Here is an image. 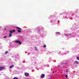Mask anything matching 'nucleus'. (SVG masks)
Here are the masks:
<instances>
[{
    "instance_id": "1",
    "label": "nucleus",
    "mask_w": 79,
    "mask_h": 79,
    "mask_svg": "<svg viewBox=\"0 0 79 79\" xmlns=\"http://www.w3.org/2000/svg\"><path fill=\"white\" fill-rule=\"evenodd\" d=\"M16 43H18L20 45H21V44H22V42H21L19 41V40H17L15 42Z\"/></svg>"
},
{
    "instance_id": "2",
    "label": "nucleus",
    "mask_w": 79,
    "mask_h": 79,
    "mask_svg": "<svg viewBox=\"0 0 79 79\" xmlns=\"http://www.w3.org/2000/svg\"><path fill=\"white\" fill-rule=\"evenodd\" d=\"M25 76H26V77H27L28 76H29V73H25Z\"/></svg>"
},
{
    "instance_id": "3",
    "label": "nucleus",
    "mask_w": 79,
    "mask_h": 79,
    "mask_svg": "<svg viewBox=\"0 0 79 79\" xmlns=\"http://www.w3.org/2000/svg\"><path fill=\"white\" fill-rule=\"evenodd\" d=\"M5 68V67H0V71H2V70H3V69Z\"/></svg>"
},
{
    "instance_id": "4",
    "label": "nucleus",
    "mask_w": 79,
    "mask_h": 79,
    "mask_svg": "<svg viewBox=\"0 0 79 79\" xmlns=\"http://www.w3.org/2000/svg\"><path fill=\"white\" fill-rule=\"evenodd\" d=\"M44 76H45V75L44 74H43L41 75V77L42 78H44Z\"/></svg>"
},
{
    "instance_id": "5",
    "label": "nucleus",
    "mask_w": 79,
    "mask_h": 79,
    "mask_svg": "<svg viewBox=\"0 0 79 79\" xmlns=\"http://www.w3.org/2000/svg\"><path fill=\"white\" fill-rule=\"evenodd\" d=\"M12 34L11 33H10L9 34V37H11V36L12 35Z\"/></svg>"
},
{
    "instance_id": "6",
    "label": "nucleus",
    "mask_w": 79,
    "mask_h": 79,
    "mask_svg": "<svg viewBox=\"0 0 79 79\" xmlns=\"http://www.w3.org/2000/svg\"><path fill=\"white\" fill-rule=\"evenodd\" d=\"M14 66V65H12L10 66L9 68H13Z\"/></svg>"
},
{
    "instance_id": "7",
    "label": "nucleus",
    "mask_w": 79,
    "mask_h": 79,
    "mask_svg": "<svg viewBox=\"0 0 79 79\" xmlns=\"http://www.w3.org/2000/svg\"><path fill=\"white\" fill-rule=\"evenodd\" d=\"M17 31H18V32H19V33H20V32H21V31L19 30H17Z\"/></svg>"
},
{
    "instance_id": "8",
    "label": "nucleus",
    "mask_w": 79,
    "mask_h": 79,
    "mask_svg": "<svg viewBox=\"0 0 79 79\" xmlns=\"http://www.w3.org/2000/svg\"><path fill=\"white\" fill-rule=\"evenodd\" d=\"M17 29H19V30H22L20 28H19V27H17Z\"/></svg>"
},
{
    "instance_id": "9",
    "label": "nucleus",
    "mask_w": 79,
    "mask_h": 79,
    "mask_svg": "<svg viewBox=\"0 0 79 79\" xmlns=\"http://www.w3.org/2000/svg\"><path fill=\"white\" fill-rule=\"evenodd\" d=\"M56 34H60V32H56Z\"/></svg>"
},
{
    "instance_id": "10",
    "label": "nucleus",
    "mask_w": 79,
    "mask_h": 79,
    "mask_svg": "<svg viewBox=\"0 0 79 79\" xmlns=\"http://www.w3.org/2000/svg\"><path fill=\"white\" fill-rule=\"evenodd\" d=\"M77 60H79V57H77Z\"/></svg>"
},
{
    "instance_id": "11",
    "label": "nucleus",
    "mask_w": 79,
    "mask_h": 79,
    "mask_svg": "<svg viewBox=\"0 0 79 79\" xmlns=\"http://www.w3.org/2000/svg\"><path fill=\"white\" fill-rule=\"evenodd\" d=\"M12 32H15V31H16V30H12Z\"/></svg>"
},
{
    "instance_id": "12",
    "label": "nucleus",
    "mask_w": 79,
    "mask_h": 79,
    "mask_svg": "<svg viewBox=\"0 0 79 79\" xmlns=\"http://www.w3.org/2000/svg\"><path fill=\"white\" fill-rule=\"evenodd\" d=\"M10 33H13V31L12 30V31L11 30H10Z\"/></svg>"
},
{
    "instance_id": "13",
    "label": "nucleus",
    "mask_w": 79,
    "mask_h": 79,
    "mask_svg": "<svg viewBox=\"0 0 79 79\" xmlns=\"http://www.w3.org/2000/svg\"><path fill=\"white\" fill-rule=\"evenodd\" d=\"M13 79H18V78H17L16 77H14L13 78Z\"/></svg>"
},
{
    "instance_id": "14",
    "label": "nucleus",
    "mask_w": 79,
    "mask_h": 79,
    "mask_svg": "<svg viewBox=\"0 0 79 79\" xmlns=\"http://www.w3.org/2000/svg\"><path fill=\"white\" fill-rule=\"evenodd\" d=\"M7 53H8V52L6 51V52H5V54L6 55V54Z\"/></svg>"
},
{
    "instance_id": "15",
    "label": "nucleus",
    "mask_w": 79,
    "mask_h": 79,
    "mask_svg": "<svg viewBox=\"0 0 79 79\" xmlns=\"http://www.w3.org/2000/svg\"><path fill=\"white\" fill-rule=\"evenodd\" d=\"M43 47L44 48H45L46 47V45H44Z\"/></svg>"
},
{
    "instance_id": "16",
    "label": "nucleus",
    "mask_w": 79,
    "mask_h": 79,
    "mask_svg": "<svg viewBox=\"0 0 79 79\" xmlns=\"http://www.w3.org/2000/svg\"><path fill=\"white\" fill-rule=\"evenodd\" d=\"M75 63H76V64H78V62L76 61L75 62Z\"/></svg>"
},
{
    "instance_id": "17",
    "label": "nucleus",
    "mask_w": 79,
    "mask_h": 79,
    "mask_svg": "<svg viewBox=\"0 0 79 79\" xmlns=\"http://www.w3.org/2000/svg\"><path fill=\"white\" fill-rule=\"evenodd\" d=\"M65 77L66 78H68V75H65Z\"/></svg>"
},
{
    "instance_id": "18",
    "label": "nucleus",
    "mask_w": 79,
    "mask_h": 79,
    "mask_svg": "<svg viewBox=\"0 0 79 79\" xmlns=\"http://www.w3.org/2000/svg\"><path fill=\"white\" fill-rule=\"evenodd\" d=\"M6 36H4V38H6Z\"/></svg>"
},
{
    "instance_id": "19",
    "label": "nucleus",
    "mask_w": 79,
    "mask_h": 79,
    "mask_svg": "<svg viewBox=\"0 0 79 79\" xmlns=\"http://www.w3.org/2000/svg\"><path fill=\"white\" fill-rule=\"evenodd\" d=\"M35 50H36V51H37V49H35Z\"/></svg>"
},
{
    "instance_id": "20",
    "label": "nucleus",
    "mask_w": 79,
    "mask_h": 79,
    "mask_svg": "<svg viewBox=\"0 0 79 79\" xmlns=\"http://www.w3.org/2000/svg\"><path fill=\"white\" fill-rule=\"evenodd\" d=\"M38 31H40V30H38Z\"/></svg>"
},
{
    "instance_id": "21",
    "label": "nucleus",
    "mask_w": 79,
    "mask_h": 79,
    "mask_svg": "<svg viewBox=\"0 0 79 79\" xmlns=\"http://www.w3.org/2000/svg\"><path fill=\"white\" fill-rule=\"evenodd\" d=\"M68 71L67 70V71H66L67 73H68Z\"/></svg>"
},
{
    "instance_id": "22",
    "label": "nucleus",
    "mask_w": 79,
    "mask_h": 79,
    "mask_svg": "<svg viewBox=\"0 0 79 79\" xmlns=\"http://www.w3.org/2000/svg\"><path fill=\"white\" fill-rule=\"evenodd\" d=\"M6 28H5V30H6Z\"/></svg>"
},
{
    "instance_id": "23",
    "label": "nucleus",
    "mask_w": 79,
    "mask_h": 79,
    "mask_svg": "<svg viewBox=\"0 0 79 79\" xmlns=\"http://www.w3.org/2000/svg\"><path fill=\"white\" fill-rule=\"evenodd\" d=\"M25 79H29V78Z\"/></svg>"
},
{
    "instance_id": "24",
    "label": "nucleus",
    "mask_w": 79,
    "mask_h": 79,
    "mask_svg": "<svg viewBox=\"0 0 79 79\" xmlns=\"http://www.w3.org/2000/svg\"><path fill=\"white\" fill-rule=\"evenodd\" d=\"M53 73H54V72H53Z\"/></svg>"
}]
</instances>
